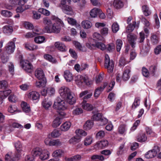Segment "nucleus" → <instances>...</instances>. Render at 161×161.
Instances as JSON below:
<instances>
[{
	"label": "nucleus",
	"instance_id": "f257e3e1",
	"mask_svg": "<svg viewBox=\"0 0 161 161\" xmlns=\"http://www.w3.org/2000/svg\"><path fill=\"white\" fill-rule=\"evenodd\" d=\"M60 96L63 98H66V102L72 105L76 103V99L74 93L68 87L63 86L59 89Z\"/></svg>",
	"mask_w": 161,
	"mask_h": 161
},
{
	"label": "nucleus",
	"instance_id": "a19ab883",
	"mask_svg": "<svg viewBox=\"0 0 161 161\" xmlns=\"http://www.w3.org/2000/svg\"><path fill=\"white\" fill-rule=\"evenodd\" d=\"M142 10L146 16H148L151 14V12L149 10V8L147 5H143L142 7Z\"/></svg>",
	"mask_w": 161,
	"mask_h": 161
},
{
	"label": "nucleus",
	"instance_id": "79ce46f5",
	"mask_svg": "<svg viewBox=\"0 0 161 161\" xmlns=\"http://www.w3.org/2000/svg\"><path fill=\"white\" fill-rule=\"evenodd\" d=\"M1 14L4 17H10L12 16V13L9 11L2 10L1 11Z\"/></svg>",
	"mask_w": 161,
	"mask_h": 161
},
{
	"label": "nucleus",
	"instance_id": "72a5a7b5",
	"mask_svg": "<svg viewBox=\"0 0 161 161\" xmlns=\"http://www.w3.org/2000/svg\"><path fill=\"white\" fill-rule=\"evenodd\" d=\"M0 58L2 63L4 64L8 62L9 59V56L5 52H3L0 54Z\"/></svg>",
	"mask_w": 161,
	"mask_h": 161
},
{
	"label": "nucleus",
	"instance_id": "c03bdc74",
	"mask_svg": "<svg viewBox=\"0 0 161 161\" xmlns=\"http://www.w3.org/2000/svg\"><path fill=\"white\" fill-rule=\"evenodd\" d=\"M140 104V99L139 98H136L133 103L131 109L132 110L135 109L136 108L138 107Z\"/></svg>",
	"mask_w": 161,
	"mask_h": 161
},
{
	"label": "nucleus",
	"instance_id": "39448f33",
	"mask_svg": "<svg viewBox=\"0 0 161 161\" xmlns=\"http://www.w3.org/2000/svg\"><path fill=\"white\" fill-rule=\"evenodd\" d=\"M114 62L112 60H110L108 54H105L104 59V67L107 69L109 73H112L114 68Z\"/></svg>",
	"mask_w": 161,
	"mask_h": 161
},
{
	"label": "nucleus",
	"instance_id": "774afa93",
	"mask_svg": "<svg viewBox=\"0 0 161 161\" xmlns=\"http://www.w3.org/2000/svg\"><path fill=\"white\" fill-rule=\"evenodd\" d=\"M30 86V85L29 83L24 84L20 85L19 87L22 90L26 91L29 88Z\"/></svg>",
	"mask_w": 161,
	"mask_h": 161
},
{
	"label": "nucleus",
	"instance_id": "a878e982",
	"mask_svg": "<svg viewBox=\"0 0 161 161\" xmlns=\"http://www.w3.org/2000/svg\"><path fill=\"white\" fill-rule=\"evenodd\" d=\"M71 126V123L69 122H66L63 124L60 127L61 130L65 131L68 130Z\"/></svg>",
	"mask_w": 161,
	"mask_h": 161
},
{
	"label": "nucleus",
	"instance_id": "f03ea898",
	"mask_svg": "<svg viewBox=\"0 0 161 161\" xmlns=\"http://www.w3.org/2000/svg\"><path fill=\"white\" fill-rule=\"evenodd\" d=\"M31 154L34 157L40 156L42 160L47 159L49 156V153L47 150H42L38 147L33 148L31 151Z\"/></svg>",
	"mask_w": 161,
	"mask_h": 161
},
{
	"label": "nucleus",
	"instance_id": "c756f323",
	"mask_svg": "<svg viewBox=\"0 0 161 161\" xmlns=\"http://www.w3.org/2000/svg\"><path fill=\"white\" fill-rule=\"evenodd\" d=\"M2 29L3 32L4 33L8 35L11 34L13 31L12 27L9 25L4 26L3 27Z\"/></svg>",
	"mask_w": 161,
	"mask_h": 161
},
{
	"label": "nucleus",
	"instance_id": "f3484780",
	"mask_svg": "<svg viewBox=\"0 0 161 161\" xmlns=\"http://www.w3.org/2000/svg\"><path fill=\"white\" fill-rule=\"evenodd\" d=\"M35 77L39 80L43 79L45 76L43 70L41 68H37L35 72Z\"/></svg>",
	"mask_w": 161,
	"mask_h": 161
},
{
	"label": "nucleus",
	"instance_id": "9d476101",
	"mask_svg": "<svg viewBox=\"0 0 161 161\" xmlns=\"http://www.w3.org/2000/svg\"><path fill=\"white\" fill-rule=\"evenodd\" d=\"M15 47V45L14 42H9L6 46L5 51L8 54H11L14 52Z\"/></svg>",
	"mask_w": 161,
	"mask_h": 161
},
{
	"label": "nucleus",
	"instance_id": "0e129e2a",
	"mask_svg": "<svg viewBox=\"0 0 161 161\" xmlns=\"http://www.w3.org/2000/svg\"><path fill=\"white\" fill-rule=\"evenodd\" d=\"M51 18L53 21H54L57 22L56 23H59L63 26H64V25L63 22L56 16H52Z\"/></svg>",
	"mask_w": 161,
	"mask_h": 161
},
{
	"label": "nucleus",
	"instance_id": "2f4dec72",
	"mask_svg": "<svg viewBox=\"0 0 161 161\" xmlns=\"http://www.w3.org/2000/svg\"><path fill=\"white\" fill-rule=\"evenodd\" d=\"M147 136L144 133H140L137 137V141L140 142H145L147 140Z\"/></svg>",
	"mask_w": 161,
	"mask_h": 161
},
{
	"label": "nucleus",
	"instance_id": "4c0bfd02",
	"mask_svg": "<svg viewBox=\"0 0 161 161\" xmlns=\"http://www.w3.org/2000/svg\"><path fill=\"white\" fill-rule=\"evenodd\" d=\"M92 141L93 139L92 136H87L84 140V145L87 146L90 145L92 142Z\"/></svg>",
	"mask_w": 161,
	"mask_h": 161
},
{
	"label": "nucleus",
	"instance_id": "37998d69",
	"mask_svg": "<svg viewBox=\"0 0 161 161\" xmlns=\"http://www.w3.org/2000/svg\"><path fill=\"white\" fill-rule=\"evenodd\" d=\"M45 39L43 36H38L34 38L35 42L37 43L40 44L44 42Z\"/></svg>",
	"mask_w": 161,
	"mask_h": 161
},
{
	"label": "nucleus",
	"instance_id": "f8f14e48",
	"mask_svg": "<svg viewBox=\"0 0 161 161\" xmlns=\"http://www.w3.org/2000/svg\"><path fill=\"white\" fill-rule=\"evenodd\" d=\"M40 95L39 93L35 91L29 92L27 94V98L32 100H37L39 99Z\"/></svg>",
	"mask_w": 161,
	"mask_h": 161
},
{
	"label": "nucleus",
	"instance_id": "8fccbe9b",
	"mask_svg": "<svg viewBox=\"0 0 161 161\" xmlns=\"http://www.w3.org/2000/svg\"><path fill=\"white\" fill-rule=\"evenodd\" d=\"M11 92L10 90H5L3 91H0V95H1L3 97L5 98Z\"/></svg>",
	"mask_w": 161,
	"mask_h": 161
},
{
	"label": "nucleus",
	"instance_id": "e2e57ef3",
	"mask_svg": "<svg viewBox=\"0 0 161 161\" xmlns=\"http://www.w3.org/2000/svg\"><path fill=\"white\" fill-rule=\"evenodd\" d=\"M75 132L77 135H81L83 136H85L87 135V133L86 132L81 129L76 130Z\"/></svg>",
	"mask_w": 161,
	"mask_h": 161
},
{
	"label": "nucleus",
	"instance_id": "2eb2a0df",
	"mask_svg": "<svg viewBox=\"0 0 161 161\" xmlns=\"http://www.w3.org/2000/svg\"><path fill=\"white\" fill-rule=\"evenodd\" d=\"M127 38L128 42L131 45L132 47H135L136 41L137 38L136 36L134 35L129 34L127 36Z\"/></svg>",
	"mask_w": 161,
	"mask_h": 161
},
{
	"label": "nucleus",
	"instance_id": "4d7b16f0",
	"mask_svg": "<svg viewBox=\"0 0 161 161\" xmlns=\"http://www.w3.org/2000/svg\"><path fill=\"white\" fill-rule=\"evenodd\" d=\"M61 134L60 131L57 130H54L51 133V136L53 138L59 137Z\"/></svg>",
	"mask_w": 161,
	"mask_h": 161
},
{
	"label": "nucleus",
	"instance_id": "20e7f679",
	"mask_svg": "<svg viewBox=\"0 0 161 161\" xmlns=\"http://www.w3.org/2000/svg\"><path fill=\"white\" fill-rule=\"evenodd\" d=\"M75 81L76 83L79 86H80L83 84L89 86L92 83V82L89 80L87 76H82L80 75H78L75 77Z\"/></svg>",
	"mask_w": 161,
	"mask_h": 161
},
{
	"label": "nucleus",
	"instance_id": "49530a36",
	"mask_svg": "<svg viewBox=\"0 0 161 161\" xmlns=\"http://www.w3.org/2000/svg\"><path fill=\"white\" fill-rule=\"evenodd\" d=\"M102 117V114L100 113H98L93 115L92 117V119L93 120L99 122Z\"/></svg>",
	"mask_w": 161,
	"mask_h": 161
},
{
	"label": "nucleus",
	"instance_id": "680f3d73",
	"mask_svg": "<svg viewBox=\"0 0 161 161\" xmlns=\"http://www.w3.org/2000/svg\"><path fill=\"white\" fill-rule=\"evenodd\" d=\"M112 29L114 33L117 32L119 30V26L117 23H114L112 25Z\"/></svg>",
	"mask_w": 161,
	"mask_h": 161
},
{
	"label": "nucleus",
	"instance_id": "cd10ccee",
	"mask_svg": "<svg viewBox=\"0 0 161 161\" xmlns=\"http://www.w3.org/2000/svg\"><path fill=\"white\" fill-rule=\"evenodd\" d=\"M127 129V127L126 125L122 124L119 126L118 129V132L120 134H125Z\"/></svg>",
	"mask_w": 161,
	"mask_h": 161
},
{
	"label": "nucleus",
	"instance_id": "7ed1b4c3",
	"mask_svg": "<svg viewBox=\"0 0 161 161\" xmlns=\"http://www.w3.org/2000/svg\"><path fill=\"white\" fill-rule=\"evenodd\" d=\"M53 107L58 110H64L67 109L68 106L64 100L58 98L57 101L54 102Z\"/></svg>",
	"mask_w": 161,
	"mask_h": 161
},
{
	"label": "nucleus",
	"instance_id": "de8ad7c7",
	"mask_svg": "<svg viewBox=\"0 0 161 161\" xmlns=\"http://www.w3.org/2000/svg\"><path fill=\"white\" fill-rule=\"evenodd\" d=\"M116 49L117 52H119L123 44L122 41L120 39L117 40L116 42Z\"/></svg>",
	"mask_w": 161,
	"mask_h": 161
},
{
	"label": "nucleus",
	"instance_id": "b1692460",
	"mask_svg": "<svg viewBox=\"0 0 161 161\" xmlns=\"http://www.w3.org/2000/svg\"><path fill=\"white\" fill-rule=\"evenodd\" d=\"M113 6L114 8L116 9H120L122 8L124 4L120 0H114L113 3Z\"/></svg>",
	"mask_w": 161,
	"mask_h": 161
},
{
	"label": "nucleus",
	"instance_id": "58836bf2",
	"mask_svg": "<svg viewBox=\"0 0 161 161\" xmlns=\"http://www.w3.org/2000/svg\"><path fill=\"white\" fill-rule=\"evenodd\" d=\"M100 9L97 8H94L90 11V16L93 18H95L97 17V14H98Z\"/></svg>",
	"mask_w": 161,
	"mask_h": 161
},
{
	"label": "nucleus",
	"instance_id": "e433bc0d",
	"mask_svg": "<svg viewBox=\"0 0 161 161\" xmlns=\"http://www.w3.org/2000/svg\"><path fill=\"white\" fill-rule=\"evenodd\" d=\"M62 123V119L59 117H56L53 120L52 126L54 128L58 126Z\"/></svg>",
	"mask_w": 161,
	"mask_h": 161
},
{
	"label": "nucleus",
	"instance_id": "69168bd1",
	"mask_svg": "<svg viewBox=\"0 0 161 161\" xmlns=\"http://www.w3.org/2000/svg\"><path fill=\"white\" fill-rule=\"evenodd\" d=\"M8 100L12 103H15L17 101L16 97L14 95L11 94L8 97Z\"/></svg>",
	"mask_w": 161,
	"mask_h": 161
},
{
	"label": "nucleus",
	"instance_id": "7c9ffc66",
	"mask_svg": "<svg viewBox=\"0 0 161 161\" xmlns=\"http://www.w3.org/2000/svg\"><path fill=\"white\" fill-rule=\"evenodd\" d=\"M44 58L49 61L53 64H57L58 63L57 60L53 58L49 54H45L44 56Z\"/></svg>",
	"mask_w": 161,
	"mask_h": 161
},
{
	"label": "nucleus",
	"instance_id": "5701e85b",
	"mask_svg": "<svg viewBox=\"0 0 161 161\" xmlns=\"http://www.w3.org/2000/svg\"><path fill=\"white\" fill-rule=\"evenodd\" d=\"M82 27L85 29L90 28L92 25V23L88 20H85L82 21L81 23Z\"/></svg>",
	"mask_w": 161,
	"mask_h": 161
},
{
	"label": "nucleus",
	"instance_id": "9b49d317",
	"mask_svg": "<svg viewBox=\"0 0 161 161\" xmlns=\"http://www.w3.org/2000/svg\"><path fill=\"white\" fill-rule=\"evenodd\" d=\"M14 147L16 149V153L17 157L19 158L23 151V148L21 142L19 141H17L14 143Z\"/></svg>",
	"mask_w": 161,
	"mask_h": 161
},
{
	"label": "nucleus",
	"instance_id": "aec40b11",
	"mask_svg": "<svg viewBox=\"0 0 161 161\" xmlns=\"http://www.w3.org/2000/svg\"><path fill=\"white\" fill-rule=\"evenodd\" d=\"M130 69L129 67H125L123 72L122 79L124 81L127 80L130 77Z\"/></svg>",
	"mask_w": 161,
	"mask_h": 161
},
{
	"label": "nucleus",
	"instance_id": "603ef678",
	"mask_svg": "<svg viewBox=\"0 0 161 161\" xmlns=\"http://www.w3.org/2000/svg\"><path fill=\"white\" fill-rule=\"evenodd\" d=\"M95 44L96 47H97V48L102 50H105L106 48V47L105 46V45L102 42H95Z\"/></svg>",
	"mask_w": 161,
	"mask_h": 161
},
{
	"label": "nucleus",
	"instance_id": "6ab92c4d",
	"mask_svg": "<svg viewBox=\"0 0 161 161\" xmlns=\"http://www.w3.org/2000/svg\"><path fill=\"white\" fill-rule=\"evenodd\" d=\"M47 30L49 32L58 33L60 31V28L58 23H53L52 28L50 29H48Z\"/></svg>",
	"mask_w": 161,
	"mask_h": 161
},
{
	"label": "nucleus",
	"instance_id": "3c124183",
	"mask_svg": "<svg viewBox=\"0 0 161 161\" xmlns=\"http://www.w3.org/2000/svg\"><path fill=\"white\" fill-rule=\"evenodd\" d=\"M91 159L92 160L99 159L101 161H103L104 160V157L102 155H94L91 157Z\"/></svg>",
	"mask_w": 161,
	"mask_h": 161
},
{
	"label": "nucleus",
	"instance_id": "4be33fe9",
	"mask_svg": "<svg viewBox=\"0 0 161 161\" xmlns=\"http://www.w3.org/2000/svg\"><path fill=\"white\" fill-rule=\"evenodd\" d=\"M107 85V83H104V86L103 87L101 86L98 87L96 88L95 89L94 93V97L96 98H97Z\"/></svg>",
	"mask_w": 161,
	"mask_h": 161
},
{
	"label": "nucleus",
	"instance_id": "f704fd0d",
	"mask_svg": "<svg viewBox=\"0 0 161 161\" xmlns=\"http://www.w3.org/2000/svg\"><path fill=\"white\" fill-rule=\"evenodd\" d=\"M93 39H91V41L93 40L96 41H102L103 40V37L98 33L95 32L93 35Z\"/></svg>",
	"mask_w": 161,
	"mask_h": 161
},
{
	"label": "nucleus",
	"instance_id": "13d9d810",
	"mask_svg": "<svg viewBox=\"0 0 161 161\" xmlns=\"http://www.w3.org/2000/svg\"><path fill=\"white\" fill-rule=\"evenodd\" d=\"M39 12L43 15L46 16H49L50 14V12L48 10L44 8H41L39 9Z\"/></svg>",
	"mask_w": 161,
	"mask_h": 161
},
{
	"label": "nucleus",
	"instance_id": "4468645a",
	"mask_svg": "<svg viewBox=\"0 0 161 161\" xmlns=\"http://www.w3.org/2000/svg\"><path fill=\"white\" fill-rule=\"evenodd\" d=\"M108 144V142L107 140H103L100 142H97L94 145V147L96 149H102L107 147Z\"/></svg>",
	"mask_w": 161,
	"mask_h": 161
},
{
	"label": "nucleus",
	"instance_id": "0eeeda50",
	"mask_svg": "<svg viewBox=\"0 0 161 161\" xmlns=\"http://www.w3.org/2000/svg\"><path fill=\"white\" fill-rule=\"evenodd\" d=\"M20 64L22 67L27 72L30 73L33 70V67L29 61L27 60H21Z\"/></svg>",
	"mask_w": 161,
	"mask_h": 161
},
{
	"label": "nucleus",
	"instance_id": "052dcab7",
	"mask_svg": "<svg viewBox=\"0 0 161 161\" xmlns=\"http://www.w3.org/2000/svg\"><path fill=\"white\" fill-rule=\"evenodd\" d=\"M8 83L7 81L4 80L0 81V88L4 89L8 86Z\"/></svg>",
	"mask_w": 161,
	"mask_h": 161
},
{
	"label": "nucleus",
	"instance_id": "ea45409f",
	"mask_svg": "<svg viewBox=\"0 0 161 161\" xmlns=\"http://www.w3.org/2000/svg\"><path fill=\"white\" fill-rule=\"evenodd\" d=\"M93 122L91 120L87 121L84 125V129L86 130L91 129L93 125Z\"/></svg>",
	"mask_w": 161,
	"mask_h": 161
},
{
	"label": "nucleus",
	"instance_id": "09e8293b",
	"mask_svg": "<svg viewBox=\"0 0 161 161\" xmlns=\"http://www.w3.org/2000/svg\"><path fill=\"white\" fill-rule=\"evenodd\" d=\"M145 130L146 133L148 136L153 137L155 136V133L151 129L147 127L145 128Z\"/></svg>",
	"mask_w": 161,
	"mask_h": 161
},
{
	"label": "nucleus",
	"instance_id": "c85d7f7f",
	"mask_svg": "<svg viewBox=\"0 0 161 161\" xmlns=\"http://www.w3.org/2000/svg\"><path fill=\"white\" fill-rule=\"evenodd\" d=\"M24 45L25 48L29 51H33L38 48L37 46L29 43H26Z\"/></svg>",
	"mask_w": 161,
	"mask_h": 161
},
{
	"label": "nucleus",
	"instance_id": "864d4df0",
	"mask_svg": "<svg viewBox=\"0 0 161 161\" xmlns=\"http://www.w3.org/2000/svg\"><path fill=\"white\" fill-rule=\"evenodd\" d=\"M83 112V111L81 108H76L73 110L72 113L74 115H78Z\"/></svg>",
	"mask_w": 161,
	"mask_h": 161
},
{
	"label": "nucleus",
	"instance_id": "473e14b6",
	"mask_svg": "<svg viewBox=\"0 0 161 161\" xmlns=\"http://www.w3.org/2000/svg\"><path fill=\"white\" fill-rule=\"evenodd\" d=\"M55 46L58 50L61 51L65 50V46L64 44L60 42H56L55 43Z\"/></svg>",
	"mask_w": 161,
	"mask_h": 161
},
{
	"label": "nucleus",
	"instance_id": "a211bd4d",
	"mask_svg": "<svg viewBox=\"0 0 161 161\" xmlns=\"http://www.w3.org/2000/svg\"><path fill=\"white\" fill-rule=\"evenodd\" d=\"M52 104L51 101L48 98H45L42 101V105L43 108L47 110L51 106Z\"/></svg>",
	"mask_w": 161,
	"mask_h": 161
},
{
	"label": "nucleus",
	"instance_id": "423d86ee",
	"mask_svg": "<svg viewBox=\"0 0 161 161\" xmlns=\"http://www.w3.org/2000/svg\"><path fill=\"white\" fill-rule=\"evenodd\" d=\"M43 23L45 25V27L43 29L44 32L47 33H51L52 32H49L48 31V29H52V26L53 25V23L50 19L47 17L44 18L43 19Z\"/></svg>",
	"mask_w": 161,
	"mask_h": 161
},
{
	"label": "nucleus",
	"instance_id": "c9c22d12",
	"mask_svg": "<svg viewBox=\"0 0 161 161\" xmlns=\"http://www.w3.org/2000/svg\"><path fill=\"white\" fill-rule=\"evenodd\" d=\"M64 153V151L61 149H58L54 151L52 154L54 157H60Z\"/></svg>",
	"mask_w": 161,
	"mask_h": 161
},
{
	"label": "nucleus",
	"instance_id": "bb28decb",
	"mask_svg": "<svg viewBox=\"0 0 161 161\" xmlns=\"http://www.w3.org/2000/svg\"><path fill=\"white\" fill-rule=\"evenodd\" d=\"M64 77L66 80L68 82H70L73 79V77L72 73L68 70H66L64 73Z\"/></svg>",
	"mask_w": 161,
	"mask_h": 161
},
{
	"label": "nucleus",
	"instance_id": "6e6552de",
	"mask_svg": "<svg viewBox=\"0 0 161 161\" xmlns=\"http://www.w3.org/2000/svg\"><path fill=\"white\" fill-rule=\"evenodd\" d=\"M159 151V148L157 146H155L153 149L147 153L145 157L147 158H150L154 157Z\"/></svg>",
	"mask_w": 161,
	"mask_h": 161
},
{
	"label": "nucleus",
	"instance_id": "393cba45",
	"mask_svg": "<svg viewBox=\"0 0 161 161\" xmlns=\"http://www.w3.org/2000/svg\"><path fill=\"white\" fill-rule=\"evenodd\" d=\"M21 107L23 111L26 113H29L31 111L29 105L26 102H22L21 104Z\"/></svg>",
	"mask_w": 161,
	"mask_h": 161
},
{
	"label": "nucleus",
	"instance_id": "6e6d98bb",
	"mask_svg": "<svg viewBox=\"0 0 161 161\" xmlns=\"http://www.w3.org/2000/svg\"><path fill=\"white\" fill-rule=\"evenodd\" d=\"M80 140L79 137L77 136H75L71 138L69 140V142L70 144H74L76 142H79Z\"/></svg>",
	"mask_w": 161,
	"mask_h": 161
},
{
	"label": "nucleus",
	"instance_id": "bf43d9fd",
	"mask_svg": "<svg viewBox=\"0 0 161 161\" xmlns=\"http://www.w3.org/2000/svg\"><path fill=\"white\" fill-rule=\"evenodd\" d=\"M108 122V119L104 117H102L99 122L97 123L99 126H103L106 124Z\"/></svg>",
	"mask_w": 161,
	"mask_h": 161
},
{
	"label": "nucleus",
	"instance_id": "a18cd8bd",
	"mask_svg": "<svg viewBox=\"0 0 161 161\" xmlns=\"http://www.w3.org/2000/svg\"><path fill=\"white\" fill-rule=\"evenodd\" d=\"M75 47L78 49L80 51L82 52L85 51H86V48L85 47H82L80 44L78 42L74 41V42Z\"/></svg>",
	"mask_w": 161,
	"mask_h": 161
},
{
	"label": "nucleus",
	"instance_id": "5fc2aeb1",
	"mask_svg": "<svg viewBox=\"0 0 161 161\" xmlns=\"http://www.w3.org/2000/svg\"><path fill=\"white\" fill-rule=\"evenodd\" d=\"M52 143H51V146H60L62 144V142L58 139L53 140H52Z\"/></svg>",
	"mask_w": 161,
	"mask_h": 161
},
{
	"label": "nucleus",
	"instance_id": "ddd939ff",
	"mask_svg": "<svg viewBox=\"0 0 161 161\" xmlns=\"http://www.w3.org/2000/svg\"><path fill=\"white\" fill-rule=\"evenodd\" d=\"M63 12L68 15H72L73 14V10L72 7L69 5H66L60 6Z\"/></svg>",
	"mask_w": 161,
	"mask_h": 161
},
{
	"label": "nucleus",
	"instance_id": "338daca9",
	"mask_svg": "<svg viewBox=\"0 0 161 161\" xmlns=\"http://www.w3.org/2000/svg\"><path fill=\"white\" fill-rule=\"evenodd\" d=\"M25 27L27 29L32 30L33 28V25L30 22H25L24 23Z\"/></svg>",
	"mask_w": 161,
	"mask_h": 161
},
{
	"label": "nucleus",
	"instance_id": "412c9836",
	"mask_svg": "<svg viewBox=\"0 0 161 161\" xmlns=\"http://www.w3.org/2000/svg\"><path fill=\"white\" fill-rule=\"evenodd\" d=\"M82 108L87 111H91L93 109V106L92 105L87 103L84 100L81 103Z\"/></svg>",
	"mask_w": 161,
	"mask_h": 161
},
{
	"label": "nucleus",
	"instance_id": "1a4fd4ad",
	"mask_svg": "<svg viewBox=\"0 0 161 161\" xmlns=\"http://www.w3.org/2000/svg\"><path fill=\"white\" fill-rule=\"evenodd\" d=\"M132 19V17L130 16L127 20V23L129 24L126 29V32L127 33H130L133 31L135 27L136 24L135 22H132V23L130 24Z\"/></svg>",
	"mask_w": 161,
	"mask_h": 161
},
{
	"label": "nucleus",
	"instance_id": "dca6fc26",
	"mask_svg": "<svg viewBox=\"0 0 161 161\" xmlns=\"http://www.w3.org/2000/svg\"><path fill=\"white\" fill-rule=\"evenodd\" d=\"M18 158L17 155H14L12 153H8L5 155V161H15Z\"/></svg>",
	"mask_w": 161,
	"mask_h": 161
}]
</instances>
